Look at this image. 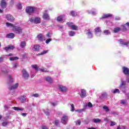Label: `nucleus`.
Here are the masks:
<instances>
[{"label":"nucleus","instance_id":"6e6d98bb","mask_svg":"<svg viewBox=\"0 0 129 129\" xmlns=\"http://www.w3.org/2000/svg\"><path fill=\"white\" fill-rule=\"evenodd\" d=\"M18 67V63H13V68H17Z\"/></svg>","mask_w":129,"mask_h":129},{"label":"nucleus","instance_id":"393cba45","mask_svg":"<svg viewBox=\"0 0 129 129\" xmlns=\"http://www.w3.org/2000/svg\"><path fill=\"white\" fill-rule=\"evenodd\" d=\"M120 104H122V105H124L125 106H126V105H127V101H126V100H121L120 101Z\"/></svg>","mask_w":129,"mask_h":129},{"label":"nucleus","instance_id":"864d4df0","mask_svg":"<svg viewBox=\"0 0 129 129\" xmlns=\"http://www.w3.org/2000/svg\"><path fill=\"white\" fill-rule=\"evenodd\" d=\"M51 41H52V39L51 38H49L46 40L45 43L46 44H49Z\"/></svg>","mask_w":129,"mask_h":129},{"label":"nucleus","instance_id":"39448f33","mask_svg":"<svg viewBox=\"0 0 129 129\" xmlns=\"http://www.w3.org/2000/svg\"><path fill=\"white\" fill-rule=\"evenodd\" d=\"M47 12H48V10L45 11L44 13H43L42 18L45 21H49L50 20V15H49V14H48Z\"/></svg>","mask_w":129,"mask_h":129},{"label":"nucleus","instance_id":"a19ab883","mask_svg":"<svg viewBox=\"0 0 129 129\" xmlns=\"http://www.w3.org/2000/svg\"><path fill=\"white\" fill-rule=\"evenodd\" d=\"M31 67H32V68L33 69H35V70L36 71H37L38 70V68H39V67H38V66H37V64H32L31 66Z\"/></svg>","mask_w":129,"mask_h":129},{"label":"nucleus","instance_id":"2eb2a0df","mask_svg":"<svg viewBox=\"0 0 129 129\" xmlns=\"http://www.w3.org/2000/svg\"><path fill=\"white\" fill-rule=\"evenodd\" d=\"M110 17H112V15L110 14H104L100 18V20H103V19H106L109 18Z\"/></svg>","mask_w":129,"mask_h":129},{"label":"nucleus","instance_id":"7ed1b4c3","mask_svg":"<svg viewBox=\"0 0 129 129\" xmlns=\"http://www.w3.org/2000/svg\"><path fill=\"white\" fill-rule=\"evenodd\" d=\"M13 31L14 33L18 34V35H20V34H22V33H23V29L22 28L19 26H15V27L13 28Z\"/></svg>","mask_w":129,"mask_h":129},{"label":"nucleus","instance_id":"6e6552de","mask_svg":"<svg viewBox=\"0 0 129 129\" xmlns=\"http://www.w3.org/2000/svg\"><path fill=\"white\" fill-rule=\"evenodd\" d=\"M6 18L7 21L9 22H14L15 21V18L11 14H7L6 16Z\"/></svg>","mask_w":129,"mask_h":129},{"label":"nucleus","instance_id":"1a4fd4ad","mask_svg":"<svg viewBox=\"0 0 129 129\" xmlns=\"http://www.w3.org/2000/svg\"><path fill=\"white\" fill-rule=\"evenodd\" d=\"M22 75L24 79H28V78H29L30 76L29 73L27 72V71H26V70H22Z\"/></svg>","mask_w":129,"mask_h":129},{"label":"nucleus","instance_id":"0e129e2a","mask_svg":"<svg viewBox=\"0 0 129 129\" xmlns=\"http://www.w3.org/2000/svg\"><path fill=\"white\" fill-rule=\"evenodd\" d=\"M27 113H22L21 115L23 116L24 117H25V116H27Z\"/></svg>","mask_w":129,"mask_h":129},{"label":"nucleus","instance_id":"c756f323","mask_svg":"<svg viewBox=\"0 0 129 129\" xmlns=\"http://www.w3.org/2000/svg\"><path fill=\"white\" fill-rule=\"evenodd\" d=\"M7 38H10V39H14L15 38V34L13 33H11L7 35Z\"/></svg>","mask_w":129,"mask_h":129},{"label":"nucleus","instance_id":"5fc2aeb1","mask_svg":"<svg viewBox=\"0 0 129 129\" xmlns=\"http://www.w3.org/2000/svg\"><path fill=\"white\" fill-rule=\"evenodd\" d=\"M86 106H88V107H92V104L91 102H89L88 104L86 105Z\"/></svg>","mask_w":129,"mask_h":129},{"label":"nucleus","instance_id":"a18cd8bd","mask_svg":"<svg viewBox=\"0 0 129 129\" xmlns=\"http://www.w3.org/2000/svg\"><path fill=\"white\" fill-rule=\"evenodd\" d=\"M8 80L10 83H13V78H12V76L11 75L8 76Z\"/></svg>","mask_w":129,"mask_h":129},{"label":"nucleus","instance_id":"6ab92c4d","mask_svg":"<svg viewBox=\"0 0 129 129\" xmlns=\"http://www.w3.org/2000/svg\"><path fill=\"white\" fill-rule=\"evenodd\" d=\"M44 79L46 81V82H48V83H52L53 82V80L50 77H45L44 78Z\"/></svg>","mask_w":129,"mask_h":129},{"label":"nucleus","instance_id":"4be33fe9","mask_svg":"<svg viewBox=\"0 0 129 129\" xmlns=\"http://www.w3.org/2000/svg\"><path fill=\"white\" fill-rule=\"evenodd\" d=\"M87 35L88 36V38H89V39H91V38H92L93 35H92V32H91V30H88V32L87 33Z\"/></svg>","mask_w":129,"mask_h":129},{"label":"nucleus","instance_id":"603ef678","mask_svg":"<svg viewBox=\"0 0 129 129\" xmlns=\"http://www.w3.org/2000/svg\"><path fill=\"white\" fill-rule=\"evenodd\" d=\"M75 123L77 125H80V124L81 123V121H80V120H78L75 121Z\"/></svg>","mask_w":129,"mask_h":129},{"label":"nucleus","instance_id":"cd10ccee","mask_svg":"<svg viewBox=\"0 0 129 129\" xmlns=\"http://www.w3.org/2000/svg\"><path fill=\"white\" fill-rule=\"evenodd\" d=\"M85 109H86V107H84L83 109H80L76 110V112H79V113H81V112H83V111H85Z\"/></svg>","mask_w":129,"mask_h":129},{"label":"nucleus","instance_id":"c03bdc74","mask_svg":"<svg viewBox=\"0 0 129 129\" xmlns=\"http://www.w3.org/2000/svg\"><path fill=\"white\" fill-rule=\"evenodd\" d=\"M49 52V50H44L43 51H42L41 53H39L38 55H44V54H47V53Z\"/></svg>","mask_w":129,"mask_h":129},{"label":"nucleus","instance_id":"f03ea898","mask_svg":"<svg viewBox=\"0 0 129 129\" xmlns=\"http://www.w3.org/2000/svg\"><path fill=\"white\" fill-rule=\"evenodd\" d=\"M29 21L30 23H33L34 24H40L41 18L40 17H31Z\"/></svg>","mask_w":129,"mask_h":129},{"label":"nucleus","instance_id":"37998d69","mask_svg":"<svg viewBox=\"0 0 129 129\" xmlns=\"http://www.w3.org/2000/svg\"><path fill=\"white\" fill-rule=\"evenodd\" d=\"M9 59H10V61H15V60H18V59H19V58L18 57L16 56L14 57H10Z\"/></svg>","mask_w":129,"mask_h":129},{"label":"nucleus","instance_id":"5701e85b","mask_svg":"<svg viewBox=\"0 0 129 129\" xmlns=\"http://www.w3.org/2000/svg\"><path fill=\"white\" fill-rule=\"evenodd\" d=\"M1 6L3 9L6 8V7H7V5L5 0H2L1 1Z\"/></svg>","mask_w":129,"mask_h":129},{"label":"nucleus","instance_id":"69168bd1","mask_svg":"<svg viewBox=\"0 0 129 129\" xmlns=\"http://www.w3.org/2000/svg\"><path fill=\"white\" fill-rule=\"evenodd\" d=\"M42 129H48L46 126H42Z\"/></svg>","mask_w":129,"mask_h":129},{"label":"nucleus","instance_id":"4d7b16f0","mask_svg":"<svg viewBox=\"0 0 129 129\" xmlns=\"http://www.w3.org/2000/svg\"><path fill=\"white\" fill-rule=\"evenodd\" d=\"M17 8H18V9H22V5H21V4H20V3H19V4L17 5Z\"/></svg>","mask_w":129,"mask_h":129},{"label":"nucleus","instance_id":"9d476101","mask_svg":"<svg viewBox=\"0 0 129 129\" xmlns=\"http://www.w3.org/2000/svg\"><path fill=\"white\" fill-rule=\"evenodd\" d=\"M68 121V116H63L61 118V122L63 124H67Z\"/></svg>","mask_w":129,"mask_h":129},{"label":"nucleus","instance_id":"e2e57ef3","mask_svg":"<svg viewBox=\"0 0 129 129\" xmlns=\"http://www.w3.org/2000/svg\"><path fill=\"white\" fill-rule=\"evenodd\" d=\"M40 71H41L42 72H47V70H46V69H41Z\"/></svg>","mask_w":129,"mask_h":129},{"label":"nucleus","instance_id":"3c124183","mask_svg":"<svg viewBox=\"0 0 129 129\" xmlns=\"http://www.w3.org/2000/svg\"><path fill=\"white\" fill-rule=\"evenodd\" d=\"M116 123L114 121H110V126H113V125H115Z\"/></svg>","mask_w":129,"mask_h":129},{"label":"nucleus","instance_id":"ddd939ff","mask_svg":"<svg viewBox=\"0 0 129 129\" xmlns=\"http://www.w3.org/2000/svg\"><path fill=\"white\" fill-rule=\"evenodd\" d=\"M119 42L122 46H127L128 45V42L125 41L124 39H120Z\"/></svg>","mask_w":129,"mask_h":129},{"label":"nucleus","instance_id":"bf43d9fd","mask_svg":"<svg viewBox=\"0 0 129 129\" xmlns=\"http://www.w3.org/2000/svg\"><path fill=\"white\" fill-rule=\"evenodd\" d=\"M5 56L3 55L2 57H0V62H3L4 61V58H5Z\"/></svg>","mask_w":129,"mask_h":129},{"label":"nucleus","instance_id":"09e8293b","mask_svg":"<svg viewBox=\"0 0 129 129\" xmlns=\"http://www.w3.org/2000/svg\"><path fill=\"white\" fill-rule=\"evenodd\" d=\"M43 111L44 113H45L46 115H49L50 114V113L49 112V110H43Z\"/></svg>","mask_w":129,"mask_h":129},{"label":"nucleus","instance_id":"b1692460","mask_svg":"<svg viewBox=\"0 0 129 129\" xmlns=\"http://www.w3.org/2000/svg\"><path fill=\"white\" fill-rule=\"evenodd\" d=\"M121 30V29L120 27H115L113 30V33H118V32H119Z\"/></svg>","mask_w":129,"mask_h":129},{"label":"nucleus","instance_id":"f257e3e1","mask_svg":"<svg viewBox=\"0 0 129 129\" xmlns=\"http://www.w3.org/2000/svg\"><path fill=\"white\" fill-rule=\"evenodd\" d=\"M38 8L34 7H28L26 9V12L27 14L31 15V14H33V13H35V12H37L38 11Z\"/></svg>","mask_w":129,"mask_h":129},{"label":"nucleus","instance_id":"a211bd4d","mask_svg":"<svg viewBox=\"0 0 129 129\" xmlns=\"http://www.w3.org/2000/svg\"><path fill=\"white\" fill-rule=\"evenodd\" d=\"M81 97L83 98L84 97H85L86 96V91L84 89H82L81 91V94H80Z\"/></svg>","mask_w":129,"mask_h":129},{"label":"nucleus","instance_id":"7c9ffc66","mask_svg":"<svg viewBox=\"0 0 129 129\" xmlns=\"http://www.w3.org/2000/svg\"><path fill=\"white\" fill-rule=\"evenodd\" d=\"M33 48L34 51H39L40 49V45H34L33 46Z\"/></svg>","mask_w":129,"mask_h":129},{"label":"nucleus","instance_id":"ea45409f","mask_svg":"<svg viewBox=\"0 0 129 129\" xmlns=\"http://www.w3.org/2000/svg\"><path fill=\"white\" fill-rule=\"evenodd\" d=\"M104 35H110V31L108 30H105L103 31Z\"/></svg>","mask_w":129,"mask_h":129},{"label":"nucleus","instance_id":"0eeeda50","mask_svg":"<svg viewBox=\"0 0 129 129\" xmlns=\"http://www.w3.org/2000/svg\"><path fill=\"white\" fill-rule=\"evenodd\" d=\"M125 81L122 80L121 81V84L120 85L119 88L121 91H123V90L125 89Z\"/></svg>","mask_w":129,"mask_h":129},{"label":"nucleus","instance_id":"dca6fc26","mask_svg":"<svg viewBox=\"0 0 129 129\" xmlns=\"http://www.w3.org/2000/svg\"><path fill=\"white\" fill-rule=\"evenodd\" d=\"M87 13L89 14V15H96L97 11L95 9H92V11H90L89 10L87 11Z\"/></svg>","mask_w":129,"mask_h":129},{"label":"nucleus","instance_id":"72a5a7b5","mask_svg":"<svg viewBox=\"0 0 129 129\" xmlns=\"http://www.w3.org/2000/svg\"><path fill=\"white\" fill-rule=\"evenodd\" d=\"M111 92L114 94H115V93H119L120 91L118 89H115L111 90Z\"/></svg>","mask_w":129,"mask_h":129},{"label":"nucleus","instance_id":"c85d7f7f","mask_svg":"<svg viewBox=\"0 0 129 129\" xmlns=\"http://www.w3.org/2000/svg\"><path fill=\"white\" fill-rule=\"evenodd\" d=\"M128 72L129 70L128 68H125V67H123V72L124 73L125 75L128 74Z\"/></svg>","mask_w":129,"mask_h":129},{"label":"nucleus","instance_id":"58836bf2","mask_svg":"<svg viewBox=\"0 0 129 129\" xmlns=\"http://www.w3.org/2000/svg\"><path fill=\"white\" fill-rule=\"evenodd\" d=\"M2 72H3V73H4V74H7V73H8V72H9V71H8V69H7V68H3L2 69Z\"/></svg>","mask_w":129,"mask_h":129},{"label":"nucleus","instance_id":"680f3d73","mask_svg":"<svg viewBox=\"0 0 129 129\" xmlns=\"http://www.w3.org/2000/svg\"><path fill=\"white\" fill-rule=\"evenodd\" d=\"M51 33H48L47 34H46V36L47 37V38H51Z\"/></svg>","mask_w":129,"mask_h":129},{"label":"nucleus","instance_id":"f3484780","mask_svg":"<svg viewBox=\"0 0 129 129\" xmlns=\"http://www.w3.org/2000/svg\"><path fill=\"white\" fill-rule=\"evenodd\" d=\"M18 87H19V83H17L12 86L10 87L9 89H10V90H15V89H17Z\"/></svg>","mask_w":129,"mask_h":129},{"label":"nucleus","instance_id":"20e7f679","mask_svg":"<svg viewBox=\"0 0 129 129\" xmlns=\"http://www.w3.org/2000/svg\"><path fill=\"white\" fill-rule=\"evenodd\" d=\"M67 24L72 30H73L74 31H77V30H78V26L74 25L73 23L69 22Z\"/></svg>","mask_w":129,"mask_h":129},{"label":"nucleus","instance_id":"c9c22d12","mask_svg":"<svg viewBox=\"0 0 129 129\" xmlns=\"http://www.w3.org/2000/svg\"><path fill=\"white\" fill-rule=\"evenodd\" d=\"M20 99L21 101V102L24 103L26 101V96H22L20 97Z\"/></svg>","mask_w":129,"mask_h":129},{"label":"nucleus","instance_id":"052dcab7","mask_svg":"<svg viewBox=\"0 0 129 129\" xmlns=\"http://www.w3.org/2000/svg\"><path fill=\"white\" fill-rule=\"evenodd\" d=\"M58 123H59V120H55V121H54V124H55L56 125H58Z\"/></svg>","mask_w":129,"mask_h":129},{"label":"nucleus","instance_id":"338daca9","mask_svg":"<svg viewBox=\"0 0 129 129\" xmlns=\"http://www.w3.org/2000/svg\"><path fill=\"white\" fill-rule=\"evenodd\" d=\"M51 105H52L53 106H56V105H57V103H51Z\"/></svg>","mask_w":129,"mask_h":129},{"label":"nucleus","instance_id":"9b49d317","mask_svg":"<svg viewBox=\"0 0 129 129\" xmlns=\"http://www.w3.org/2000/svg\"><path fill=\"white\" fill-rule=\"evenodd\" d=\"M95 35L97 36V37H99L101 35V30H100V28L97 27L95 29Z\"/></svg>","mask_w":129,"mask_h":129},{"label":"nucleus","instance_id":"2f4dec72","mask_svg":"<svg viewBox=\"0 0 129 129\" xmlns=\"http://www.w3.org/2000/svg\"><path fill=\"white\" fill-rule=\"evenodd\" d=\"M106 97H107V94L106 93H102L100 96L101 99H104L105 98H106Z\"/></svg>","mask_w":129,"mask_h":129},{"label":"nucleus","instance_id":"f8f14e48","mask_svg":"<svg viewBox=\"0 0 129 129\" xmlns=\"http://www.w3.org/2000/svg\"><path fill=\"white\" fill-rule=\"evenodd\" d=\"M57 21L58 22H61V23H63L65 22V16H60L57 18Z\"/></svg>","mask_w":129,"mask_h":129},{"label":"nucleus","instance_id":"a878e982","mask_svg":"<svg viewBox=\"0 0 129 129\" xmlns=\"http://www.w3.org/2000/svg\"><path fill=\"white\" fill-rule=\"evenodd\" d=\"M6 26L7 27H8V28H13V29H14V28H15V26L14 25V24L10 23V22H7L6 23Z\"/></svg>","mask_w":129,"mask_h":129},{"label":"nucleus","instance_id":"4468645a","mask_svg":"<svg viewBox=\"0 0 129 129\" xmlns=\"http://www.w3.org/2000/svg\"><path fill=\"white\" fill-rule=\"evenodd\" d=\"M27 45V42L25 41H21L20 42V47L21 49H25L26 46Z\"/></svg>","mask_w":129,"mask_h":129},{"label":"nucleus","instance_id":"de8ad7c7","mask_svg":"<svg viewBox=\"0 0 129 129\" xmlns=\"http://www.w3.org/2000/svg\"><path fill=\"white\" fill-rule=\"evenodd\" d=\"M39 96H40V95H39V94H33L31 95V97H39Z\"/></svg>","mask_w":129,"mask_h":129},{"label":"nucleus","instance_id":"412c9836","mask_svg":"<svg viewBox=\"0 0 129 129\" xmlns=\"http://www.w3.org/2000/svg\"><path fill=\"white\" fill-rule=\"evenodd\" d=\"M13 49H15V46L14 45H9V46L5 48V50L7 51L9 50H13Z\"/></svg>","mask_w":129,"mask_h":129},{"label":"nucleus","instance_id":"aec40b11","mask_svg":"<svg viewBox=\"0 0 129 129\" xmlns=\"http://www.w3.org/2000/svg\"><path fill=\"white\" fill-rule=\"evenodd\" d=\"M37 38L38 40V41H40L42 42L44 40V36L42 34H39L38 35H37Z\"/></svg>","mask_w":129,"mask_h":129},{"label":"nucleus","instance_id":"49530a36","mask_svg":"<svg viewBox=\"0 0 129 129\" xmlns=\"http://www.w3.org/2000/svg\"><path fill=\"white\" fill-rule=\"evenodd\" d=\"M126 127H125V126H117V128L116 129H126Z\"/></svg>","mask_w":129,"mask_h":129},{"label":"nucleus","instance_id":"79ce46f5","mask_svg":"<svg viewBox=\"0 0 129 129\" xmlns=\"http://www.w3.org/2000/svg\"><path fill=\"white\" fill-rule=\"evenodd\" d=\"M103 109L106 111V112H108L109 111V109L108 108V106H104L103 107Z\"/></svg>","mask_w":129,"mask_h":129},{"label":"nucleus","instance_id":"e433bc0d","mask_svg":"<svg viewBox=\"0 0 129 129\" xmlns=\"http://www.w3.org/2000/svg\"><path fill=\"white\" fill-rule=\"evenodd\" d=\"M125 26H127V25H125H125L121 26L120 29L121 30H122L123 32H125V31H126V27H125Z\"/></svg>","mask_w":129,"mask_h":129},{"label":"nucleus","instance_id":"bb28decb","mask_svg":"<svg viewBox=\"0 0 129 129\" xmlns=\"http://www.w3.org/2000/svg\"><path fill=\"white\" fill-rule=\"evenodd\" d=\"M13 109H14V110H16L17 111H19V110L21 111H23V110H24L25 108H20L19 107H13Z\"/></svg>","mask_w":129,"mask_h":129},{"label":"nucleus","instance_id":"4c0bfd02","mask_svg":"<svg viewBox=\"0 0 129 129\" xmlns=\"http://www.w3.org/2000/svg\"><path fill=\"white\" fill-rule=\"evenodd\" d=\"M93 121L94 122H95V123H98V122H100L101 121V120H100L99 118H94Z\"/></svg>","mask_w":129,"mask_h":129},{"label":"nucleus","instance_id":"8fccbe9b","mask_svg":"<svg viewBox=\"0 0 129 129\" xmlns=\"http://www.w3.org/2000/svg\"><path fill=\"white\" fill-rule=\"evenodd\" d=\"M71 111H74L75 110V108H74V104H71Z\"/></svg>","mask_w":129,"mask_h":129},{"label":"nucleus","instance_id":"13d9d810","mask_svg":"<svg viewBox=\"0 0 129 129\" xmlns=\"http://www.w3.org/2000/svg\"><path fill=\"white\" fill-rule=\"evenodd\" d=\"M7 124H8V122L7 121H5L2 123V125H3V126H6Z\"/></svg>","mask_w":129,"mask_h":129},{"label":"nucleus","instance_id":"774afa93","mask_svg":"<svg viewBox=\"0 0 129 129\" xmlns=\"http://www.w3.org/2000/svg\"><path fill=\"white\" fill-rule=\"evenodd\" d=\"M125 95H126L127 98L128 99H129V93H128V94H125Z\"/></svg>","mask_w":129,"mask_h":129},{"label":"nucleus","instance_id":"423d86ee","mask_svg":"<svg viewBox=\"0 0 129 129\" xmlns=\"http://www.w3.org/2000/svg\"><path fill=\"white\" fill-rule=\"evenodd\" d=\"M58 87L59 90L61 92H67V91L68 90V88L64 86L59 85Z\"/></svg>","mask_w":129,"mask_h":129},{"label":"nucleus","instance_id":"f704fd0d","mask_svg":"<svg viewBox=\"0 0 129 129\" xmlns=\"http://www.w3.org/2000/svg\"><path fill=\"white\" fill-rule=\"evenodd\" d=\"M70 16H72V17H76V16H77V12L75 11H71L70 13Z\"/></svg>","mask_w":129,"mask_h":129},{"label":"nucleus","instance_id":"473e14b6","mask_svg":"<svg viewBox=\"0 0 129 129\" xmlns=\"http://www.w3.org/2000/svg\"><path fill=\"white\" fill-rule=\"evenodd\" d=\"M76 34V33L73 31H70L69 32V35L70 37H73Z\"/></svg>","mask_w":129,"mask_h":129}]
</instances>
